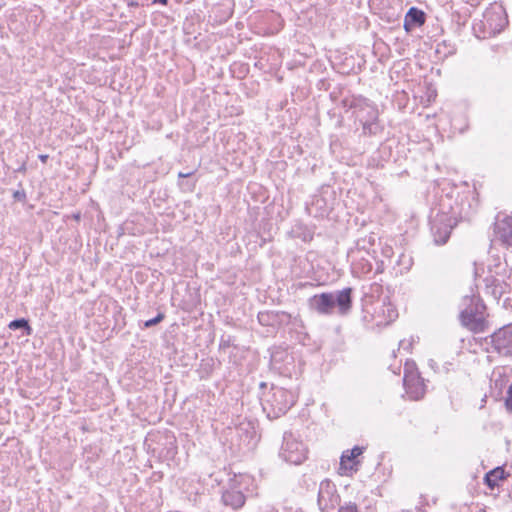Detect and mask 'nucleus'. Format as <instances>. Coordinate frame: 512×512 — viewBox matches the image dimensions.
Segmentation results:
<instances>
[{"label": "nucleus", "mask_w": 512, "mask_h": 512, "mask_svg": "<svg viewBox=\"0 0 512 512\" xmlns=\"http://www.w3.org/2000/svg\"><path fill=\"white\" fill-rule=\"evenodd\" d=\"M353 288L346 287L342 290L333 292H323L315 294L308 300L309 308L320 315H331L334 309L341 316L350 313L353 305Z\"/></svg>", "instance_id": "1"}, {"label": "nucleus", "mask_w": 512, "mask_h": 512, "mask_svg": "<svg viewBox=\"0 0 512 512\" xmlns=\"http://www.w3.org/2000/svg\"><path fill=\"white\" fill-rule=\"evenodd\" d=\"M260 403L263 411L270 419H276L287 413L294 405V395L282 388L271 386L268 391H263L260 395Z\"/></svg>", "instance_id": "2"}, {"label": "nucleus", "mask_w": 512, "mask_h": 512, "mask_svg": "<svg viewBox=\"0 0 512 512\" xmlns=\"http://www.w3.org/2000/svg\"><path fill=\"white\" fill-rule=\"evenodd\" d=\"M465 308L460 314L461 323L474 333L484 332L487 328L485 305L477 296L464 297Z\"/></svg>", "instance_id": "3"}, {"label": "nucleus", "mask_w": 512, "mask_h": 512, "mask_svg": "<svg viewBox=\"0 0 512 512\" xmlns=\"http://www.w3.org/2000/svg\"><path fill=\"white\" fill-rule=\"evenodd\" d=\"M345 106H348V100H343ZM349 108L354 109L357 118L363 124V131L365 134L376 135L382 131V126L379 123L378 109L368 102L367 99H352L349 103Z\"/></svg>", "instance_id": "4"}, {"label": "nucleus", "mask_w": 512, "mask_h": 512, "mask_svg": "<svg viewBox=\"0 0 512 512\" xmlns=\"http://www.w3.org/2000/svg\"><path fill=\"white\" fill-rule=\"evenodd\" d=\"M403 386L410 400L418 401L426 393V385L414 362H406L404 366Z\"/></svg>", "instance_id": "5"}, {"label": "nucleus", "mask_w": 512, "mask_h": 512, "mask_svg": "<svg viewBox=\"0 0 512 512\" xmlns=\"http://www.w3.org/2000/svg\"><path fill=\"white\" fill-rule=\"evenodd\" d=\"M280 457L288 463L295 465L301 464L306 459L303 444L293 439L291 433H285L280 451Z\"/></svg>", "instance_id": "6"}, {"label": "nucleus", "mask_w": 512, "mask_h": 512, "mask_svg": "<svg viewBox=\"0 0 512 512\" xmlns=\"http://www.w3.org/2000/svg\"><path fill=\"white\" fill-rule=\"evenodd\" d=\"M257 319L260 325L270 327L273 330H278L292 322L291 314L285 311L274 310L260 311Z\"/></svg>", "instance_id": "7"}, {"label": "nucleus", "mask_w": 512, "mask_h": 512, "mask_svg": "<svg viewBox=\"0 0 512 512\" xmlns=\"http://www.w3.org/2000/svg\"><path fill=\"white\" fill-rule=\"evenodd\" d=\"M494 349L501 355L512 356V324L500 328L491 335Z\"/></svg>", "instance_id": "8"}, {"label": "nucleus", "mask_w": 512, "mask_h": 512, "mask_svg": "<svg viewBox=\"0 0 512 512\" xmlns=\"http://www.w3.org/2000/svg\"><path fill=\"white\" fill-rule=\"evenodd\" d=\"M363 447L354 446L352 449L346 450L340 457L339 474L351 475L358 470V457L362 454Z\"/></svg>", "instance_id": "9"}, {"label": "nucleus", "mask_w": 512, "mask_h": 512, "mask_svg": "<svg viewBox=\"0 0 512 512\" xmlns=\"http://www.w3.org/2000/svg\"><path fill=\"white\" fill-rule=\"evenodd\" d=\"M340 500L339 495L336 492L335 485L328 479L323 480L320 483L318 492V505L322 511L330 507L333 508Z\"/></svg>", "instance_id": "10"}, {"label": "nucleus", "mask_w": 512, "mask_h": 512, "mask_svg": "<svg viewBox=\"0 0 512 512\" xmlns=\"http://www.w3.org/2000/svg\"><path fill=\"white\" fill-rule=\"evenodd\" d=\"M486 288L495 299H499L503 294L512 289V279L510 276L497 274L486 278Z\"/></svg>", "instance_id": "11"}, {"label": "nucleus", "mask_w": 512, "mask_h": 512, "mask_svg": "<svg viewBox=\"0 0 512 512\" xmlns=\"http://www.w3.org/2000/svg\"><path fill=\"white\" fill-rule=\"evenodd\" d=\"M494 234L502 244L512 247V216H498L494 224Z\"/></svg>", "instance_id": "12"}, {"label": "nucleus", "mask_w": 512, "mask_h": 512, "mask_svg": "<svg viewBox=\"0 0 512 512\" xmlns=\"http://www.w3.org/2000/svg\"><path fill=\"white\" fill-rule=\"evenodd\" d=\"M485 25L493 32H500L505 27L507 20L501 6L491 7L483 15Z\"/></svg>", "instance_id": "13"}, {"label": "nucleus", "mask_w": 512, "mask_h": 512, "mask_svg": "<svg viewBox=\"0 0 512 512\" xmlns=\"http://www.w3.org/2000/svg\"><path fill=\"white\" fill-rule=\"evenodd\" d=\"M222 501L226 506L238 509L244 505L245 495L241 491H225L222 494Z\"/></svg>", "instance_id": "14"}, {"label": "nucleus", "mask_w": 512, "mask_h": 512, "mask_svg": "<svg viewBox=\"0 0 512 512\" xmlns=\"http://www.w3.org/2000/svg\"><path fill=\"white\" fill-rule=\"evenodd\" d=\"M425 21V15L422 11L416 8H410L405 17L404 27L407 31L414 27L420 26Z\"/></svg>", "instance_id": "15"}, {"label": "nucleus", "mask_w": 512, "mask_h": 512, "mask_svg": "<svg viewBox=\"0 0 512 512\" xmlns=\"http://www.w3.org/2000/svg\"><path fill=\"white\" fill-rule=\"evenodd\" d=\"M431 230L433 232L435 242L437 244H445L450 236L452 225L445 223L443 226H439L436 221H433Z\"/></svg>", "instance_id": "16"}, {"label": "nucleus", "mask_w": 512, "mask_h": 512, "mask_svg": "<svg viewBox=\"0 0 512 512\" xmlns=\"http://www.w3.org/2000/svg\"><path fill=\"white\" fill-rule=\"evenodd\" d=\"M8 328L13 331L22 330V333L25 336H31L33 334V328L31 327L29 320L26 318H17L12 320L8 324Z\"/></svg>", "instance_id": "17"}, {"label": "nucleus", "mask_w": 512, "mask_h": 512, "mask_svg": "<svg viewBox=\"0 0 512 512\" xmlns=\"http://www.w3.org/2000/svg\"><path fill=\"white\" fill-rule=\"evenodd\" d=\"M504 469L497 467L485 475V482L490 488H494L497 485L498 480L504 479Z\"/></svg>", "instance_id": "18"}, {"label": "nucleus", "mask_w": 512, "mask_h": 512, "mask_svg": "<svg viewBox=\"0 0 512 512\" xmlns=\"http://www.w3.org/2000/svg\"><path fill=\"white\" fill-rule=\"evenodd\" d=\"M164 319H165V314L163 312H159L154 318L146 320L143 323V328L147 329V328H151L153 326H156L159 323H161Z\"/></svg>", "instance_id": "19"}, {"label": "nucleus", "mask_w": 512, "mask_h": 512, "mask_svg": "<svg viewBox=\"0 0 512 512\" xmlns=\"http://www.w3.org/2000/svg\"><path fill=\"white\" fill-rule=\"evenodd\" d=\"M234 337L231 335H222L220 338L219 349L226 350L230 346L234 345Z\"/></svg>", "instance_id": "20"}, {"label": "nucleus", "mask_w": 512, "mask_h": 512, "mask_svg": "<svg viewBox=\"0 0 512 512\" xmlns=\"http://www.w3.org/2000/svg\"><path fill=\"white\" fill-rule=\"evenodd\" d=\"M20 190H16L13 192V199L18 202H25L26 201V192L22 188V183H19Z\"/></svg>", "instance_id": "21"}, {"label": "nucleus", "mask_w": 512, "mask_h": 512, "mask_svg": "<svg viewBox=\"0 0 512 512\" xmlns=\"http://www.w3.org/2000/svg\"><path fill=\"white\" fill-rule=\"evenodd\" d=\"M338 512H359L358 507L355 503L349 502L344 506H341Z\"/></svg>", "instance_id": "22"}, {"label": "nucleus", "mask_w": 512, "mask_h": 512, "mask_svg": "<svg viewBox=\"0 0 512 512\" xmlns=\"http://www.w3.org/2000/svg\"><path fill=\"white\" fill-rule=\"evenodd\" d=\"M390 306H391L390 303L386 304V308L390 307ZM397 316H398V313L394 309L388 308L387 309V314H386V324L388 322L394 321L397 318Z\"/></svg>", "instance_id": "23"}, {"label": "nucleus", "mask_w": 512, "mask_h": 512, "mask_svg": "<svg viewBox=\"0 0 512 512\" xmlns=\"http://www.w3.org/2000/svg\"><path fill=\"white\" fill-rule=\"evenodd\" d=\"M505 403H506V407L508 409L512 410V385L508 389Z\"/></svg>", "instance_id": "24"}, {"label": "nucleus", "mask_w": 512, "mask_h": 512, "mask_svg": "<svg viewBox=\"0 0 512 512\" xmlns=\"http://www.w3.org/2000/svg\"><path fill=\"white\" fill-rule=\"evenodd\" d=\"M371 290H372V293L377 294L378 296H380V294L382 293V285L378 284V283H374L371 286Z\"/></svg>", "instance_id": "25"}, {"label": "nucleus", "mask_w": 512, "mask_h": 512, "mask_svg": "<svg viewBox=\"0 0 512 512\" xmlns=\"http://www.w3.org/2000/svg\"><path fill=\"white\" fill-rule=\"evenodd\" d=\"M281 354H283L282 351H274V352H272V354H271V361L272 362H277V356L281 355Z\"/></svg>", "instance_id": "26"}, {"label": "nucleus", "mask_w": 512, "mask_h": 512, "mask_svg": "<svg viewBox=\"0 0 512 512\" xmlns=\"http://www.w3.org/2000/svg\"><path fill=\"white\" fill-rule=\"evenodd\" d=\"M128 7H138L140 4L138 0H129L127 3Z\"/></svg>", "instance_id": "27"}, {"label": "nucleus", "mask_w": 512, "mask_h": 512, "mask_svg": "<svg viewBox=\"0 0 512 512\" xmlns=\"http://www.w3.org/2000/svg\"><path fill=\"white\" fill-rule=\"evenodd\" d=\"M48 158H49V155H47V154H40V155L38 156V159H39L42 163H46V162H47V160H48Z\"/></svg>", "instance_id": "28"}, {"label": "nucleus", "mask_w": 512, "mask_h": 512, "mask_svg": "<svg viewBox=\"0 0 512 512\" xmlns=\"http://www.w3.org/2000/svg\"><path fill=\"white\" fill-rule=\"evenodd\" d=\"M193 174H194V172H188V173L180 172V173L178 174V177H179V178H187V177L192 176Z\"/></svg>", "instance_id": "29"}, {"label": "nucleus", "mask_w": 512, "mask_h": 512, "mask_svg": "<svg viewBox=\"0 0 512 512\" xmlns=\"http://www.w3.org/2000/svg\"><path fill=\"white\" fill-rule=\"evenodd\" d=\"M292 319H293V323H294L295 325L303 326V321H302L300 318H298V317H294V318H292Z\"/></svg>", "instance_id": "30"}, {"label": "nucleus", "mask_w": 512, "mask_h": 512, "mask_svg": "<svg viewBox=\"0 0 512 512\" xmlns=\"http://www.w3.org/2000/svg\"><path fill=\"white\" fill-rule=\"evenodd\" d=\"M72 218L76 221H79L81 219V213L78 212V213H75L72 215Z\"/></svg>", "instance_id": "31"}, {"label": "nucleus", "mask_w": 512, "mask_h": 512, "mask_svg": "<svg viewBox=\"0 0 512 512\" xmlns=\"http://www.w3.org/2000/svg\"><path fill=\"white\" fill-rule=\"evenodd\" d=\"M26 171V165L25 163L22 164L18 169H17V172H21V173H24Z\"/></svg>", "instance_id": "32"}, {"label": "nucleus", "mask_w": 512, "mask_h": 512, "mask_svg": "<svg viewBox=\"0 0 512 512\" xmlns=\"http://www.w3.org/2000/svg\"><path fill=\"white\" fill-rule=\"evenodd\" d=\"M154 3H160L162 5H167L168 4V0H153Z\"/></svg>", "instance_id": "33"}, {"label": "nucleus", "mask_w": 512, "mask_h": 512, "mask_svg": "<svg viewBox=\"0 0 512 512\" xmlns=\"http://www.w3.org/2000/svg\"><path fill=\"white\" fill-rule=\"evenodd\" d=\"M259 387H260V389H264V390H266V389H267V383H265V382H261V383L259 384Z\"/></svg>", "instance_id": "34"}, {"label": "nucleus", "mask_w": 512, "mask_h": 512, "mask_svg": "<svg viewBox=\"0 0 512 512\" xmlns=\"http://www.w3.org/2000/svg\"><path fill=\"white\" fill-rule=\"evenodd\" d=\"M375 1H376V0H370V3H371L370 5H371V7L374 5Z\"/></svg>", "instance_id": "35"}]
</instances>
